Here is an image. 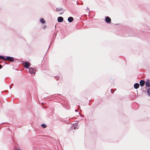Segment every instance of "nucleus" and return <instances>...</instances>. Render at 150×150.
Returning <instances> with one entry per match:
<instances>
[{
  "mask_svg": "<svg viewBox=\"0 0 150 150\" xmlns=\"http://www.w3.org/2000/svg\"><path fill=\"white\" fill-rule=\"evenodd\" d=\"M29 72L31 74H35V73L36 70L35 68L31 67L29 69Z\"/></svg>",
  "mask_w": 150,
  "mask_h": 150,
  "instance_id": "nucleus-1",
  "label": "nucleus"
},
{
  "mask_svg": "<svg viewBox=\"0 0 150 150\" xmlns=\"http://www.w3.org/2000/svg\"><path fill=\"white\" fill-rule=\"evenodd\" d=\"M23 64L25 67L26 69L28 68L30 66V63L28 62H25L23 63Z\"/></svg>",
  "mask_w": 150,
  "mask_h": 150,
  "instance_id": "nucleus-2",
  "label": "nucleus"
},
{
  "mask_svg": "<svg viewBox=\"0 0 150 150\" xmlns=\"http://www.w3.org/2000/svg\"><path fill=\"white\" fill-rule=\"evenodd\" d=\"M105 21L107 23H109L111 22V20L110 18L109 17H107L105 19Z\"/></svg>",
  "mask_w": 150,
  "mask_h": 150,
  "instance_id": "nucleus-3",
  "label": "nucleus"
},
{
  "mask_svg": "<svg viewBox=\"0 0 150 150\" xmlns=\"http://www.w3.org/2000/svg\"><path fill=\"white\" fill-rule=\"evenodd\" d=\"M63 18L62 17H59L58 18L57 21L59 22H61L63 21Z\"/></svg>",
  "mask_w": 150,
  "mask_h": 150,
  "instance_id": "nucleus-4",
  "label": "nucleus"
},
{
  "mask_svg": "<svg viewBox=\"0 0 150 150\" xmlns=\"http://www.w3.org/2000/svg\"><path fill=\"white\" fill-rule=\"evenodd\" d=\"M145 81L143 80H141L140 81V84L141 86H143L144 85L145 83Z\"/></svg>",
  "mask_w": 150,
  "mask_h": 150,
  "instance_id": "nucleus-5",
  "label": "nucleus"
},
{
  "mask_svg": "<svg viewBox=\"0 0 150 150\" xmlns=\"http://www.w3.org/2000/svg\"><path fill=\"white\" fill-rule=\"evenodd\" d=\"M145 85L146 86L150 87V81L149 80L146 81Z\"/></svg>",
  "mask_w": 150,
  "mask_h": 150,
  "instance_id": "nucleus-6",
  "label": "nucleus"
},
{
  "mask_svg": "<svg viewBox=\"0 0 150 150\" xmlns=\"http://www.w3.org/2000/svg\"><path fill=\"white\" fill-rule=\"evenodd\" d=\"M139 87V84L138 83H135L134 85V87L135 89H137Z\"/></svg>",
  "mask_w": 150,
  "mask_h": 150,
  "instance_id": "nucleus-7",
  "label": "nucleus"
},
{
  "mask_svg": "<svg viewBox=\"0 0 150 150\" xmlns=\"http://www.w3.org/2000/svg\"><path fill=\"white\" fill-rule=\"evenodd\" d=\"M0 59H2L3 60H7L9 61V57H4L3 56V57L2 58H1Z\"/></svg>",
  "mask_w": 150,
  "mask_h": 150,
  "instance_id": "nucleus-8",
  "label": "nucleus"
},
{
  "mask_svg": "<svg viewBox=\"0 0 150 150\" xmlns=\"http://www.w3.org/2000/svg\"><path fill=\"white\" fill-rule=\"evenodd\" d=\"M73 18L71 17H69L68 19V21L70 23L72 22L73 21Z\"/></svg>",
  "mask_w": 150,
  "mask_h": 150,
  "instance_id": "nucleus-9",
  "label": "nucleus"
},
{
  "mask_svg": "<svg viewBox=\"0 0 150 150\" xmlns=\"http://www.w3.org/2000/svg\"><path fill=\"white\" fill-rule=\"evenodd\" d=\"M40 21L42 23H45V21L43 18L41 19L40 20Z\"/></svg>",
  "mask_w": 150,
  "mask_h": 150,
  "instance_id": "nucleus-10",
  "label": "nucleus"
},
{
  "mask_svg": "<svg viewBox=\"0 0 150 150\" xmlns=\"http://www.w3.org/2000/svg\"><path fill=\"white\" fill-rule=\"evenodd\" d=\"M13 58L12 57H10V62H13Z\"/></svg>",
  "mask_w": 150,
  "mask_h": 150,
  "instance_id": "nucleus-11",
  "label": "nucleus"
},
{
  "mask_svg": "<svg viewBox=\"0 0 150 150\" xmlns=\"http://www.w3.org/2000/svg\"><path fill=\"white\" fill-rule=\"evenodd\" d=\"M42 127H43L44 128H45L46 127V125L45 124H42L41 125Z\"/></svg>",
  "mask_w": 150,
  "mask_h": 150,
  "instance_id": "nucleus-12",
  "label": "nucleus"
},
{
  "mask_svg": "<svg viewBox=\"0 0 150 150\" xmlns=\"http://www.w3.org/2000/svg\"><path fill=\"white\" fill-rule=\"evenodd\" d=\"M62 10V8H56V11H59L60 10Z\"/></svg>",
  "mask_w": 150,
  "mask_h": 150,
  "instance_id": "nucleus-13",
  "label": "nucleus"
},
{
  "mask_svg": "<svg viewBox=\"0 0 150 150\" xmlns=\"http://www.w3.org/2000/svg\"><path fill=\"white\" fill-rule=\"evenodd\" d=\"M147 93L150 96V88L147 90Z\"/></svg>",
  "mask_w": 150,
  "mask_h": 150,
  "instance_id": "nucleus-14",
  "label": "nucleus"
},
{
  "mask_svg": "<svg viewBox=\"0 0 150 150\" xmlns=\"http://www.w3.org/2000/svg\"><path fill=\"white\" fill-rule=\"evenodd\" d=\"M64 12V10L62 11L60 13H59L60 14H62Z\"/></svg>",
  "mask_w": 150,
  "mask_h": 150,
  "instance_id": "nucleus-15",
  "label": "nucleus"
},
{
  "mask_svg": "<svg viewBox=\"0 0 150 150\" xmlns=\"http://www.w3.org/2000/svg\"><path fill=\"white\" fill-rule=\"evenodd\" d=\"M3 57V56L0 55V59H1V58H2Z\"/></svg>",
  "mask_w": 150,
  "mask_h": 150,
  "instance_id": "nucleus-16",
  "label": "nucleus"
},
{
  "mask_svg": "<svg viewBox=\"0 0 150 150\" xmlns=\"http://www.w3.org/2000/svg\"><path fill=\"white\" fill-rule=\"evenodd\" d=\"M59 79V77H57V80H58Z\"/></svg>",
  "mask_w": 150,
  "mask_h": 150,
  "instance_id": "nucleus-17",
  "label": "nucleus"
},
{
  "mask_svg": "<svg viewBox=\"0 0 150 150\" xmlns=\"http://www.w3.org/2000/svg\"><path fill=\"white\" fill-rule=\"evenodd\" d=\"M2 68V66L0 64V69H1Z\"/></svg>",
  "mask_w": 150,
  "mask_h": 150,
  "instance_id": "nucleus-18",
  "label": "nucleus"
},
{
  "mask_svg": "<svg viewBox=\"0 0 150 150\" xmlns=\"http://www.w3.org/2000/svg\"><path fill=\"white\" fill-rule=\"evenodd\" d=\"M15 150H21L20 149H17Z\"/></svg>",
  "mask_w": 150,
  "mask_h": 150,
  "instance_id": "nucleus-19",
  "label": "nucleus"
},
{
  "mask_svg": "<svg viewBox=\"0 0 150 150\" xmlns=\"http://www.w3.org/2000/svg\"><path fill=\"white\" fill-rule=\"evenodd\" d=\"M112 89H111V92L112 93H113V92H112Z\"/></svg>",
  "mask_w": 150,
  "mask_h": 150,
  "instance_id": "nucleus-20",
  "label": "nucleus"
},
{
  "mask_svg": "<svg viewBox=\"0 0 150 150\" xmlns=\"http://www.w3.org/2000/svg\"><path fill=\"white\" fill-rule=\"evenodd\" d=\"M16 59H15V61H14V62H16Z\"/></svg>",
  "mask_w": 150,
  "mask_h": 150,
  "instance_id": "nucleus-21",
  "label": "nucleus"
},
{
  "mask_svg": "<svg viewBox=\"0 0 150 150\" xmlns=\"http://www.w3.org/2000/svg\"><path fill=\"white\" fill-rule=\"evenodd\" d=\"M75 111L76 112V110H75Z\"/></svg>",
  "mask_w": 150,
  "mask_h": 150,
  "instance_id": "nucleus-22",
  "label": "nucleus"
},
{
  "mask_svg": "<svg viewBox=\"0 0 150 150\" xmlns=\"http://www.w3.org/2000/svg\"><path fill=\"white\" fill-rule=\"evenodd\" d=\"M10 88H11V86H10Z\"/></svg>",
  "mask_w": 150,
  "mask_h": 150,
  "instance_id": "nucleus-23",
  "label": "nucleus"
}]
</instances>
